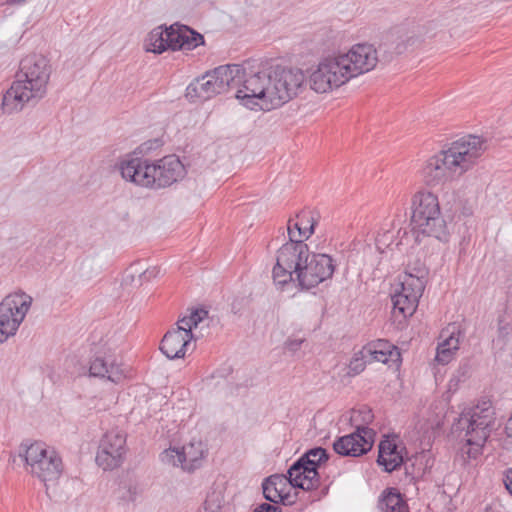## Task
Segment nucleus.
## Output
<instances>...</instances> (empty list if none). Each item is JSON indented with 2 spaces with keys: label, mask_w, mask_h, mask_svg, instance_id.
Masks as SVG:
<instances>
[{
  "label": "nucleus",
  "mask_w": 512,
  "mask_h": 512,
  "mask_svg": "<svg viewBox=\"0 0 512 512\" xmlns=\"http://www.w3.org/2000/svg\"><path fill=\"white\" fill-rule=\"evenodd\" d=\"M378 508L381 512H408L407 503L396 488H387L383 491Z\"/></svg>",
  "instance_id": "nucleus-26"
},
{
  "label": "nucleus",
  "mask_w": 512,
  "mask_h": 512,
  "mask_svg": "<svg viewBox=\"0 0 512 512\" xmlns=\"http://www.w3.org/2000/svg\"><path fill=\"white\" fill-rule=\"evenodd\" d=\"M420 269L424 270L423 280L426 282V276L428 274V271H427L425 265L423 263H421L420 261H418L416 263V265L413 266V267L410 264H408L407 267H406V271H405V275L404 276L416 277V275H419L417 272Z\"/></svg>",
  "instance_id": "nucleus-41"
},
{
  "label": "nucleus",
  "mask_w": 512,
  "mask_h": 512,
  "mask_svg": "<svg viewBox=\"0 0 512 512\" xmlns=\"http://www.w3.org/2000/svg\"><path fill=\"white\" fill-rule=\"evenodd\" d=\"M411 226L415 241L419 235L433 237L443 243L449 241L450 232L441 213L438 197L429 191H418L411 199Z\"/></svg>",
  "instance_id": "nucleus-6"
},
{
  "label": "nucleus",
  "mask_w": 512,
  "mask_h": 512,
  "mask_svg": "<svg viewBox=\"0 0 512 512\" xmlns=\"http://www.w3.org/2000/svg\"><path fill=\"white\" fill-rule=\"evenodd\" d=\"M51 72L50 62L43 55L30 54L22 58L15 80L3 95V112L13 114L26 105H35L47 93Z\"/></svg>",
  "instance_id": "nucleus-3"
},
{
  "label": "nucleus",
  "mask_w": 512,
  "mask_h": 512,
  "mask_svg": "<svg viewBox=\"0 0 512 512\" xmlns=\"http://www.w3.org/2000/svg\"><path fill=\"white\" fill-rule=\"evenodd\" d=\"M470 366L467 362L462 363L449 381V387H456L460 382L469 376Z\"/></svg>",
  "instance_id": "nucleus-36"
},
{
  "label": "nucleus",
  "mask_w": 512,
  "mask_h": 512,
  "mask_svg": "<svg viewBox=\"0 0 512 512\" xmlns=\"http://www.w3.org/2000/svg\"><path fill=\"white\" fill-rule=\"evenodd\" d=\"M19 457L25 462L26 470L43 482L57 480L63 471L62 459L58 452L44 442L22 443Z\"/></svg>",
  "instance_id": "nucleus-8"
},
{
  "label": "nucleus",
  "mask_w": 512,
  "mask_h": 512,
  "mask_svg": "<svg viewBox=\"0 0 512 512\" xmlns=\"http://www.w3.org/2000/svg\"><path fill=\"white\" fill-rule=\"evenodd\" d=\"M509 418H512V413H511V416Z\"/></svg>",
  "instance_id": "nucleus-50"
},
{
  "label": "nucleus",
  "mask_w": 512,
  "mask_h": 512,
  "mask_svg": "<svg viewBox=\"0 0 512 512\" xmlns=\"http://www.w3.org/2000/svg\"><path fill=\"white\" fill-rule=\"evenodd\" d=\"M487 149V140L477 135L464 136L430 157L422 168L423 181L435 187L444 184L453 175L468 171Z\"/></svg>",
  "instance_id": "nucleus-4"
},
{
  "label": "nucleus",
  "mask_w": 512,
  "mask_h": 512,
  "mask_svg": "<svg viewBox=\"0 0 512 512\" xmlns=\"http://www.w3.org/2000/svg\"><path fill=\"white\" fill-rule=\"evenodd\" d=\"M374 436L373 429L358 426L353 433L338 437L333 443V449L344 457H360L371 450Z\"/></svg>",
  "instance_id": "nucleus-16"
},
{
  "label": "nucleus",
  "mask_w": 512,
  "mask_h": 512,
  "mask_svg": "<svg viewBox=\"0 0 512 512\" xmlns=\"http://www.w3.org/2000/svg\"><path fill=\"white\" fill-rule=\"evenodd\" d=\"M302 230L306 231L307 236H311L315 232V226L319 220V214L311 210H302L296 215Z\"/></svg>",
  "instance_id": "nucleus-28"
},
{
  "label": "nucleus",
  "mask_w": 512,
  "mask_h": 512,
  "mask_svg": "<svg viewBox=\"0 0 512 512\" xmlns=\"http://www.w3.org/2000/svg\"><path fill=\"white\" fill-rule=\"evenodd\" d=\"M170 42V50H193L205 43L204 36L186 25L178 23L168 27L166 33Z\"/></svg>",
  "instance_id": "nucleus-22"
},
{
  "label": "nucleus",
  "mask_w": 512,
  "mask_h": 512,
  "mask_svg": "<svg viewBox=\"0 0 512 512\" xmlns=\"http://www.w3.org/2000/svg\"><path fill=\"white\" fill-rule=\"evenodd\" d=\"M293 477L287 473V475L273 474L265 478L262 483L264 498L273 505L281 503L288 506L295 502V495L291 494L294 488L310 492V495L313 494V482L311 480L296 479L294 481Z\"/></svg>",
  "instance_id": "nucleus-11"
},
{
  "label": "nucleus",
  "mask_w": 512,
  "mask_h": 512,
  "mask_svg": "<svg viewBox=\"0 0 512 512\" xmlns=\"http://www.w3.org/2000/svg\"><path fill=\"white\" fill-rule=\"evenodd\" d=\"M367 363H371L368 355L362 354L361 350L355 353L348 365V375L356 376L360 374L362 371H364Z\"/></svg>",
  "instance_id": "nucleus-32"
},
{
  "label": "nucleus",
  "mask_w": 512,
  "mask_h": 512,
  "mask_svg": "<svg viewBox=\"0 0 512 512\" xmlns=\"http://www.w3.org/2000/svg\"><path fill=\"white\" fill-rule=\"evenodd\" d=\"M406 448L400 447L394 440L384 439L378 445L377 464L387 473L398 470L405 464Z\"/></svg>",
  "instance_id": "nucleus-23"
},
{
  "label": "nucleus",
  "mask_w": 512,
  "mask_h": 512,
  "mask_svg": "<svg viewBox=\"0 0 512 512\" xmlns=\"http://www.w3.org/2000/svg\"><path fill=\"white\" fill-rule=\"evenodd\" d=\"M409 234H410V232L406 228H404V229L400 228L397 232L395 246L399 247L400 245H402L403 240L408 238Z\"/></svg>",
  "instance_id": "nucleus-46"
},
{
  "label": "nucleus",
  "mask_w": 512,
  "mask_h": 512,
  "mask_svg": "<svg viewBox=\"0 0 512 512\" xmlns=\"http://www.w3.org/2000/svg\"><path fill=\"white\" fill-rule=\"evenodd\" d=\"M163 461L172 463L174 466L181 465L183 469H193L196 463L203 457V450L201 442L198 447L194 443L184 445L181 449L170 448L163 452Z\"/></svg>",
  "instance_id": "nucleus-24"
},
{
  "label": "nucleus",
  "mask_w": 512,
  "mask_h": 512,
  "mask_svg": "<svg viewBox=\"0 0 512 512\" xmlns=\"http://www.w3.org/2000/svg\"><path fill=\"white\" fill-rule=\"evenodd\" d=\"M335 269L332 256L310 252L305 242L293 241L279 248L272 277L281 290L292 283L300 290H310L331 279Z\"/></svg>",
  "instance_id": "nucleus-2"
},
{
  "label": "nucleus",
  "mask_w": 512,
  "mask_h": 512,
  "mask_svg": "<svg viewBox=\"0 0 512 512\" xmlns=\"http://www.w3.org/2000/svg\"><path fill=\"white\" fill-rule=\"evenodd\" d=\"M394 242H396V239L394 240V235L389 230L379 234L376 238L378 249H381L383 246L389 248Z\"/></svg>",
  "instance_id": "nucleus-39"
},
{
  "label": "nucleus",
  "mask_w": 512,
  "mask_h": 512,
  "mask_svg": "<svg viewBox=\"0 0 512 512\" xmlns=\"http://www.w3.org/2000/svg\"><path fill=\"white\" fill-rule=\"evenodd\" d=\"M422 42L418 31L398 26L383 34L376 51L381 63H389L396 56L420 47Z\"/></svg>",
  "instance_id": "nucleus-10"
},
{
  "label": "nucleus",
  "mask_w": 512,
  "mask_h": 512,
  "mask_svg": "<svg viewBox=\"0 0 512 512\" xmlns=\"http://www.w3.org/2000/svg\"><path fill=\"white\" fill-rule=\"evenodd\" d=\"M223 496L221 492L213 490L209 492L203 503V512H219L222 507Z\"/></svg>",
  "instance_id": "nucleus-33"
},
{
  "label": "nucleus",
  "mask_w": 512,
  "mask_h": 512,
  "mask_svg": "<svg viewBox=\"0 0 512 512\" xmlns=\"http://www.w3.org/2000/svg\"><path fill=\"white\" fill-rule=\"evenodd\" d=\"M31 305L25 293L6 296L0 303V344L16 334Z\"/></svg>",
  "instance_id": "nucleus-12"
},
{
  "label": "nucleus",
  "mask_w": 512,
  "mask_h": 512,
  "mask_svg": "<svg viewBox=\"0 0 512 512\" xmlns=\"http://www.w3.org/2000/svg\"><path fill=\"white\" fill-rule=\"evenodd\" d=\"M139 274V271L137 269H135V265H131L126 271H125V274H124V277H123V280H122V285L124 286H134V287H138L139 285H136L137 284V279H136V274Z\"/></svg>",
  "instance_id": "nucleus-40"
},
{
  "label": "nucleus",
  "mask_w": 512,
  "mask_h": 512,
  "mask_svg": "<svg viewBox=\"0 0 512 512\" xmlns=\"http://www.w3.org/2000/svg\"><path fill=\"white\" fill-rule=\"evenodd\" d=\"M176 328H182V329H184V330H186L187 328H189V330L192 332V328H193V326H192V325H190V323H188V322H186V321H185V322H180V319H179V320H178V322H177V327H176Z\"/></svg>",
  "instance_id": "nucleus-48"
},
{
  "label": "nucleus",
  "mask_w": 512,
  "mask_h": 512,
  "mask_svg": "<svg viewBox=\"0 0 512 512\" xmlns=\"http://www.w3.org/2000/svg\"><path fill=\"white\" fill-rule=\"evenodd\" d=\"M461 334V331L456 326H453L451 331L449 329L442 331L441 338H444L441 342L442 347H448L456 352L459 349Z\"/></svg>",
  "instance_id": "nucleus-31"
},
{
  "label": "nucleus",
  "mask_w": 512,
  "mask_h": 512,
  "mask_svg": "<svg viewBox=\"0 0 512 512\" xmlns=\"http://www.w3.org/2000/svg\"><path fill=\"white\" fill-rule=\"evenodd\" d=\"M347 81L371 71L380 62L376 48L367 43L354 45L346 54L337 56Z\"/></svg>",
  "instance_id": "nucleus-13"
},
{
  "label": "nucleus",
  "mask_w": 512,
  "mask_h": 512,
  "mask_svg": "<svg viewBox=\"0 0 512 512\" xmlns=\"http://www.w3.org/2000/svg\"><path fill=\"white\" fill-rule=\"evenodd\" d=\"M329 457L325 448L314 447L301 455L288 469V474L294 476V481L309 479L313 482V494L308 497L311 502L319 501L328 494L330 484L322 481L318 469Z\"/></svg>",
  "instance_id": "nucleus-9"
},
{
  "label": "nucleus",
  "mask_w": 512,
  "mask_h": 512,
  "mask_svg": "<svg viewBox=\"0 0 512 512\" xmlns=\"http://www.w3.org/2000/svg\"><path fill=\"white\" fill-rule=\"evenodd\" d=\"M248 77L246 68L241 64L221 65L196 78L186 88V97L191 100H209L230 88L243 85Z\"/></svg>",
  "instance_id": "nucleus-7"
},
{
  "label": "nucleus",
  "mask_w": 512,
  "mask_h": 512,
  "mask_svg": "<svg viewBox=\"0 0 512 512\" xmlns=\"http://www.w3.org/2000/svg\"><path fill=\"white\" fill-rule=\"evenodd\" d=\"M166 33H168V27L166 26L154 28L145 39L146 51L161 54L169 50L170 42L167 39L168 37H166Z\"/></svg>",
  "instance_id": "nucleus-27"
},
{
  "label": "nucleus",
  "mask_w": 512,
  "mask_h": 512,
  "mask_svg": "<svg viewBox=\"0 0 512 512\" xmlns=\"http://www.w3.org/2000/svg\"><path fill=\"white\" fill-rule=\"evenodd\" d=\"M28 0H6V3L9 5H22L26 3Z\"/></svg>",
  "instance_id": "nucleus-49"
},
{
  "label": "nucleus",
  "mask_w": 512,
  "mask_h": 512,
  "mask_svg": "<svg viewBox=\"0 0 512 512\" xmlns=\"http://www.w3.org/2000/svg\"><path fill=\"white\" fill-rule=\"evenodd\" d=\"M307 88V77L300 68L281 65L250 72L235 98L251 110L270 111L301 95Z\"/></svg>",
  "instance_id": "nucleus-1"
},
{
  "label": "nucleus",
  "mask_w": 512,
  "mask_h": 512,
  "mask_svg": "<svg viewBox=\"0 0 512 512\" xmlns=\"http://www.w3.org/2000/svg\"><path fill=\"white\" fill-rule=\"evenodd\" d=\"M495 409L488 399L480 400L471 408L465 409L453 423L454 431H464L468 458L476 459L495 426Z\"/></svg>",
  "instance_id": "nucleus-5"
},
{
  "label": "nucleus",
  "mask_w": 512,
  "mask_h": 512,
  "mask_svg": "<svg viewBox=\"0 0 512 512\" xmlns=\"http://www.w3.org/2000/svg\"><path fill=\"white\" fill-rule=\"evenodd\" d=\"M89 375L117 384L124 378V370L113 355L106 351H98L90 360Z\"/></svg>",
  "instance_id": "nucleus-19"
},
{
  "label": "nucleus",
  "mask_w": 512,
  "mask_h": 512,
  "mask_svg": "<svg viewBox=\"0 0 512 512\" xmlns=\"http://www.w3.org/2000/svg\"><path fill=\"white\" fill-rule=\"evenodd\" d=\"M304 341H305L304 338H295V339L288 338L285 341V348L287 350H289L290 352L295 353L296 351H298L300 349V347Z\"/></svg>",
  "instance_id": "nucleus-42"
},
{
  "label": "nucleus",
  "mask_w": 512,
  "mask_h": 512,
  "mask_svg": "<svg viewBox=\"0 0 512 512\" xmlns=\"http://www.w3.org/2000/svg\"><path fill=\"white\" fill-rule=\"evenodd\" d=\"M160 274V267L154 266L147 268L146 270L140 272L137 277V284L142 285L144 282H148L153 278H156Z\"/></svg>",
  "instance_id": "nucleus-38"
},
{
  "label": "nucleus",
  "mask_w": 512,
  "mask_h": 512,
  "mask_svg": "<svg viewBox=\"0 0 512 512\" xmlns=\"http://www.w3.org/2000/svg\"><path fill=\"white\" fill-rule=\"evenodd\" d=\"M347 82V76L337 57L323 59L309 77L310 88L317 93H326Z\"/></svg>",
  "instance_id": "nucleus-14"
},
{
  "label": "nucleus",
  "mask_w": 512,
  "mask_h": 512,
  "mask_svg": "<svg viewBox=\"0 0 512 512\" xmlns=\"http://www.w3.org/2000/svg\"><path fill=\"white\" fill-rule=\"evenodd\" d=\"M208 317V311L204 308H197L191 311L189 316H184L180 322H188L193 327H197L205 318Z\"/></svg>",
  "instance_id": "nucleus-35"
},
{
  "label": "nucleus",
  "mask_w": 512,
  "mask_h": 512,
  "mask_svg": "<svg viewBox=\"0 0 512 512\" xmlns=\"http://www.w3.org/2000/svg\"><path fill=\"white\" fill-rule=\"evenodd\" d=\"M193 338V333L189 328L186 330L173 328L163 336L160 350L168 359L183 358Z\"/></svg>",
  "instance_id": "nucleus-20"
},
{
  "label": "nucleus",
  "mask_w": 512,
  "mask_h": 512,
  "mask_svg": "<svg viewBox=\"0 0 512 512\" xmlns=\"http://www.w3.org/2000/svg\"><path fill=\"white\" fill-rule=\"evenodd\" d=\"M361 353L368 355L371 362L377 361L398 368L401 364L399 348L386 339H377L362 347Z\"/></svg>",
  "instance_id": "nucleus-21"
},
{
  "label": "nucleus",
  "mask_w": 512,
  "mask_h": 512,
  "mask_svg": "<svg viewBox=\"0 0 512 512\" xmlns=\"http://www.w3.org/2000/svg\"><path fill=\"white\" fill-rule=\"evenodd\" d=\"M118 170L123 179L135 185L152 188L155 178L152 175V162L149 159L127 154L118 163Z\"/></svg>",
  "instance_id": "nucleus-17"
},
{
  "label": "nucleus",
  "mask_w": 512,
  "mask_h": 512,
  "mask_svg": "<svg viewBox=\"0 0 512 512\" xmlns=\"http://www.w3.org/2000/svg\"><path fill=\"white\" fill-rule=\"evenodd\" d=\"M455 351L448 347H442V343L437 346L435 360L442 365L448 364L454 357Z\"/></svg>",
  "instance_id": "nucleus-37"
},
{
  "label": "nucleus",
  "mask_w": 512,
  "mask_h": 512,
  "mask_svg": "<svg viewBox=\"0 0 512 512\" xmlns=\"http://www.w3.org/2000/svg\"><path fill=\"white\" fill-rule=\"evenodd\" d=\"M152 175L155 178L152 188H164L184 178L186 169L179 157L168 155L152 162Z\"/></svg>",
  "instance_id": "nucleus-18"
},
{
  "label": "nucleus",
  "mask_w": 512,
  "mask_h": 512,
  "mask_svg": "<svg viewBox=\"0 0 512 512\" xmlns=\"http://www.w3.org/2000/svg\"><path fill=\"white\" fill-rule=\"evenodd\" d=\"M287 232L289 236V241L287 243H292L293 241H305L310 238L307 236L306 231L302 230V226H300L299 221L297 219H289Z\"/></svg>",
  "instance_id": "nucleus-34"
},
{
  "label": "nucleus",
  "mask_w": 512,
  "mask_h": 512,
  "mask_svg": "<svg viewBox=\"0 0 512 512\" xmlns=\"http://www.w3.org/2000/svg\"><path fill=\"white\" fill-rule=\"evenodd\" d=\"M125 454L126 436L120 431H109L100 441L96 462L104 470H112L122 464Z\"/></svg>",
  "instance_id": "nucleus-15"
},
{
  "label": "nucleus",
  "mask_w": 512,
  "mask_h": 512,
  "mask_svg": "<svg viewBox=\"0 0 512 512\" xmlns=\"http://www.w3.org/2000/svg\"><path fill=\"white\" fill-rule=\"evenodd\" d=\"M415 461L417 468H414L412 472H410L409 466H405L406 473L411 474L414 477L424 476L434 464V459L429 457L427 454H421L420 456H417Z\"/></svg>",
  "instance_id": "nucleus-30"
},
{
  "label": "nucleus",
  "mask_w": 512,
  "mask_h": 512,
  "mask_svg": "<svg viewBox=\"0 0 512 512\" xmlns=\"http://www.w3.org/2000/svg\"><path fill=\"white\" fill-rule=\"evenodd\" d=\"M498 333L499 337H505L510 333V325L504 321L502 316L498 318Z\"/></svg>",
  "instance_id": "nucleus-44"
},
{
  "label": "nucleus",
  "mask_w": 512,
  "mask_h": 512,
  "mask_svg": "<svg viewBox=\"0 0 512 512\" xmlns=\"http://www.w3.org/2000/svg\"><path fill=\"white\" fill-rule=\"evenodd\" d=\"M417 273L419 275H416V277L404 276V279L400 284L401 290L397 291L396 294H413L415 292L414 285L416 286V283H420V295H422L425 289V281L423 280L424 270L420 269Z\"/></svg>",
  "instance_id": "nucleus-29"
},
{
  "label": "nucleus",
  "mask_w": 512,
  "mask_h": 512,
  "mask_svg": "<svg viewBox=\"0 0 512 512\" xmlns=\"http://www.w3.org/2000/svg\"><path fill=\"white\" fill-rule=\"evenodd\" d=\"M503 482L506 489L512 495V468H508L505 470Z\"/></svg>",
  "instance_id": "nucleus-45"
},
{
  "label": "nucleus",
  "mask_w": 512,
  "mask_h": 512,
  "mask_svg": "<svg viewBox=\"0 0 512 512\" xmlns=\"http://www.w3.org/2000/svg\"><path fill=\"white\" fill-rule=\"evenodd\" d=\"M253 512H282V510L273 504L269 503H262L259 506H257Z\"/></svg>",
  "instance_id": "nucleus-43"
},
{
  "label": "nucleus",
  "mask_w": 512,
  "mask_h": 512,
  "mask_svg": "<svg viewBox=\"0 0 512 512\" xmlns=\"http://www.w3.org/2000/svg\"><path fill=\"white\" fill-rule=\"evenodd\" d=\"M414 293L413 294H394L392 296L393 302V312L401 314L404 318L412 316L419 303V299L422 295H420V283L416 286L414 285Z\"/></svg>",
  "instance_id": "nucleus-25"
},
{
  "label": "nucleus",
  "mask_w": 512,
  "mask_h": 512,
  "mask_svg": "<svg viewBox=\"0 0 512 512\" xmlns=\"http://www.w3.org/2000/svg\"><path fill=\"white\" fill-rule=\"evenodd\" d=\"M505 433L507 437H512V418H509L505 425Z\"/></svg>",
  "instance_id": "nucleus-47"
}]
</instances>
